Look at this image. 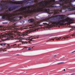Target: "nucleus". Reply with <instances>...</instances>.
Here are the masks:
<instances>
[{
  "label": "nucleus",
  "mask_w": 75,
  "mask_h": 75,
  "mask_svg": "<svg viewBox=\"0 0 75 75\" xmlns=\"http://www.w3.org/2000/svg\"><path fill=\"white\" fill-rule=\"evenodd\" d=\"M61 6H62V7L63 9L65 10L67 7L68 6L66 5V3H62V4H60Z\"/></svg>",
  "instance_id": "8"
},
{
  "label": "nucleus",
  "mask_w": 75,
  "mask_h": 75,
  "mask_svg": "<svg viewBox=\"0 0 75 75\" xmlns=\"http://www.w3.org/2000/svg\"><path fill=\"white\" fill-rule=\"evenodd\" d=\"M7 23H4V24H6V23L7 24Z\"/></svg>",
  "instance_id": "36"
},
{
  "label": "nucleus",
  "mask_w": 75,
  "mask_h": 75,
  "mask_svg": "<svg viewBox=\"0 0 75 75\" xmlns=\"http://www.w3.org/2000/svg\"><path fill=\"white\" fill-rule=\"evenodd\" d=\"M21 22H24V21H21Z\"/></svg>",
  "instance_id": "35"
},
{
  "label": "nucleus",
  "mask_w": 75,
  "mask_h": 75,
  "mask_svg": "<svg viewBox=\"0 0 75 75\" xmlns=\"http://www.w3.org/2000/svg\"><path fill=\"white\" fill-rule=\"evenodd\" d=\"M74 74H75V73H72L71 74V75H74Z\"/></svg>",
  "instance_id": "29"
},
{
  "label": "nucleus",
  "mask_w": 75,
  "mask_h": 75,
  "mask_svg": "<svg viewBox=\"0 0 75 75\" xmlns=\"http://www.w3.org/2000/svg\"><path fill=\"white\" fill-rule=\"evenodd\" d=\"M29 26H30V27L32 28H35V26L33 25H30Z\"/></svg>",
  "instance_id": "17"
},
{
  "label": "nucleus",
  "mask_w": 75,
  "mask_h": 75,
  "mask_svg": "<svg viewBox=\"0 0 75 75\" xmlns=\"http://www.w3.org/2000/svg\"><path fill=\"white\" fill-rule=\"evenodd\" d=\"M69 37H70V36L67 37V36H65V37H63L62 38L61 37V38H58L57 39H56V40H60V38L61 40H62L63 38H64V39H65L66 38H69Z\"/></svg>",
  "instance_id": "11"
},
{
  "label": "nucleus",
  "mask_w": 75,
  "mask_h": 75,
  "mask_svg": "<svg viewBox=\"0 0 75 75\" xmlns=\"http://www.w3.org/2000/svg\"><path fill=\"white\" fill-rule=\"evenodd\" d=\"M43 25H48V24L47 23H43Z\"/></svg>",
  "instance_id": "21"
},
{
  "label": "nucleus",
  "mask_w": 75,
  "mask_h": 75,
  "mask_svg": "<svg viewBox=\"0 0 75 75\" xmlns=\"http://www.w3.org/2000/svg\"><path fill=\"white\" fill-rule=\"evenodd\" d=\"M15 24L11 25L10 26L9 28L7 29L8 30H13L14 29H15V28L16 27V26Z\"/></svg>",
  "instance_id": "9"
},
{
  "label": "nucleus",
  "mask_w": 75,
  "mask_h": 75,
  "mask_svg": "<svg viewBox=\"0 0 75 75\" xmlns=\"http://www.w3.org/2000/svg\"><path fill=\"white\" fill-rule=\"evenodd\" d=\"M8 45V47L6 46V48H8V47H10V46H9V45Z\"/></svg>",
  "instance_id": "28"
},
{
  "label": "nucleus",
  "mask_w": 75,
  "mask_h": 75,
  "mask_svg": "<svg viewBox=\"0 0 75 75\" xmlns=\"http://www.w3.org/2000/svg\"><path fill=\"white\" fill-rule=\"evenodd\" d=\"M13 15L14 14H13V13H6L5 15L2 16V18L3 19L6 18L9 21L12 22V21H13Z\"/></svg>",
  "instance_id": "5"
},
{
  "label": "nucleus",
  "mask_w": 75,
  "mask_h": 75,
  "mask_svg": "<svg viewBox=\"0 0 75 75\" xmlns=\"http://www.w3.org/2000/svg\"><path fill=\"white\" fill-rule=\"evenodd\" d=\"M6 48H5L4 49H3V48H0V51H5V50H6Z\"/></svg>",
  "instance_id": "19"
},
{
  "label": "nucleus",
  "mask_w": 75,
  "mask_h": 75,
  "mask_svg": "<svg viewBox=\"0 0 75 75\" xmlns=\"http://www.w3.org/2000/svg\"><path fill=\"white\" fill-rule=\"evenodd\" d=\"M31 47H30L28 49V50H31Z\"/></svg>",
  "instance_id": "27"
},
{
  "label": "nucleus",
  "mask_w": 75,
  "mask_h": 75,
  "mask_svg": "<svg viewBox=\"0 0 75 75\" xmlns=\"http://www.w3.org/2000/svg\"><path fill=\"white\" fill-rule=\"evenodd\" d=\"M54 12L56 14H57V13L59 12V11L57 10H54Z\"/></svg>",
  "instance_id": "20"
},
{
  "label": "nucleus",
  "mask_w": 75,
  "mask_h": 75,
  "mask_svg": "<svg viewBox=\"0 0 75 75\" xmlns=\"http://www.w3.org/2000/svg\"><path fill=\"white\" fill-rule=\"evenodd\" d=\"M69 11H73V10H75V7L74 8H68Z\"/></svg>",
  "instance_id": "13"
},
{
  "label": "nucleus",
  "mask_w": 75,
  "mask_h": 75,
  "mask_svg": "<svg viewBox=\"0 0 75 75\" xmlns=\"http://www.w3.org/2000/svg\"><path fill=\"white\" fill-rule=\"evenodd\" d=\"M4 28V26L0 25V28Z\"/></svg>",
  "instance_id": "22"
},
{
  "label": "nucleus",
  "mask_w": 75,
  "mask_h": 75,
  "mask_svg": "<svg viewBox=\"0 0 75 75\" xmlns=\"http://www.w3.org/2000/svg\"><path fill=\"white\" fill-rule=\"evenodd\" d=\"M41 0H29L28 1L27 0H24V1H15L16 2H25L26 4H28V3H30V4H33V3H35L36 4H38V3Z\"/></svg>",
  "instance_id": "6"
},
{
  "label": "nucleus",
  "mask_w": 75,
  "mask_h": 75,
  "mask_svg": "<svg viewBox=\"0 0 75 75\" xmlns=\"http://www.w3.org/2000/svg\"><path fill=\"white\" fill-rule=\"evenodd\" d=\"M14 45H16V44Z\"/></svg>",
  "instance_id": "38"
},
{
  "label": "nucleus",
  "mask_w": 75,
  "mask_h": 75,
  "mask_svg": "<svg viewBox=\"0 0 75 75\" xmlns=\"http://www.w3.org/2000/svg\"><path fill=\"white\" fill-rule=\"evenodd\" d=\"M58 2V1H55V0H48L47 1H42L40 2L39 4L37 5L36 7L39 13L45 11L48 14H51L53 13V12H50L51 10L50 8L55 7V6L53 5L57 4Z\"/></svg>",
  "instance_id": "1"
},
{
  "label": "nucleus",
  "mask_w": 75,
  "mask_h": 75,
  "mask_svg": "<svg viewBox=\"0 0 75 75\" xmlns=\"http://www.w3.org/2000/svg\"><path fill=\"white\" fill-rule=\"evenodd\" d=\"M30 37L32 38V37H29L27 38H25L24 39H25L26 40H28V41H29V43H30L31 42V41H35V40H32H32H30V39H29L28 40L27 39V38H30Z\"/></svg>",
  "instance_id": "15"
},
{
  "label": "nucleus",
  "mask_w": 75,
  "mask_h": 75,
  "mask_svg": "<svg viewBox=\"0 0 75 75\" xmlns=\"http://www.w3.org/2000/svg\"><path fill=\"white\" fill-rule=\"evenodd\" d=\"M39 37V35H38L36 36H35V37L34 36H33V37H30L28 38L27 39H26V40H29V39H30V40H32V39H33V38H38Z\"/></svg>",
  "instance_id": "10"
},
{
  "label": "nucleus",
  "mask_w": 75,
  "mask_h": 75,
  "mask_svg": "<svg viewBox=\"0 0 75 75\" xmlns=\"http://www.w3.org/2000/svg\"><path fill=\"white\" fill-rule=\"evenodd\" d=\"M51 19L54 20V21L52 22L54 25H63L65 22H69L70 19L68 17L66 18L65 15H58L51 16Z\"/></svg>",
  "instance_id": "4"
},
{
  "label": "nucleus",
  "mask_w": 75,
  "mask_h": 75,
  "mask_svg": "<svg viewBox=\"0 0 75 75\" xmlns=\"http://www.w3.org/2000/svg\"><path fill=\"white\" fill-rule=\"evenodd\" d=\"M65 2L66 3H71V0H66Z\"/></svg>",
  "instance_id": "18"
},
{
  "label": "nucleus",
  "mask_w": 75,
  "mask_h": 75,
  "mask_svg": "<svg viewBox=\"0 0 75 75\" xmlns=\"http://www.w3.org/2000/svg\"><path fill=\"white\" fill-rule=\"evenodd\" d=\"M68 7H72V5L71 4H69L68 5Z\"/></svg>",
  "instance_id": "23"
},
{
  "label": "nucleus",
  "mask_w": 75,
  "mask_h": 75,
  "mask_svg": "<svg viewBox=\"0 0 75 75\" xmlns=\"http://www.w3.org/2000/svg\"><path fill=\"white\" fill-rule=\"evenodd\" d=\"M54 57H57V55H54Z\"/></svg>",
  "instance_id": "31"
},
{
  "label": "nucleus",
  "mask_w": 75,
  "mask_h": 75,
  "mask_svg": "<svg viewBox=\"0 0 75 75\" xmlns=\"http://www.w3.org/2000/svg\"><path fill=\"white\" fill-rule=\"evenodd\" d=\"M30 33V32H25L23 33H21L20 34L16 33H13V32L9 33L8 34H5L2 35L1 36H0V38H6V40H19V41H17L16 42H22L21 39H24V36L27 35V34Z\"/></svg>",
  "instance_id": "3"
},
{
  "label": "nucleus",
  "mask_w": 75,
  "mask_h": 75,
  "mask_svg": "<svg viewBox=\"0 0 75 75\" xmlns=\"http://www.w3.org/2000/svg\"><path fill=\"white\" fill-rule=\"evenodd\" d=\"M61 11H62V10H60V12H61Z\"/></svg>",
  "instance_id": "33"
},
{
  "label": "nucleus",
  "mask_w": 75,
  "mask_h": 75,
  "mask_svg": "<svg viewBox=\"0 0 75 75\" xmlns=\"http://www.w3.org/2000/svg\"><path fill=\"white\" fill-rule=\"evenodd\" d=\"M1 45H2V46H6V44H1Z\"/></svg>",
  "instance_id": "24"
},
{
  "label": "nucleus",
  "mask_w": 75,
  "mask_h": 75,
  "mask_svg": "<svg viewBox=\"0 0 75 75\" xmlns=\"http://www.w3.org/2000/svg\"><path fill=\"white\" fill-rule=\"evenodd\" d=\"M28 21L29 23H34V19L33 18L30 19Z\"/></svg>",
  "instance_id": "14"
},
{
  "label": "nucleus",
  "mask_w": 75,
  "mask_h": 75,
  "mask_svg": "<svg viewBox=\"0 0 75 75\" xmlns=\"http://www.w3.org/2000/svg\"><path fill=\"white\" fill-rule=\"evenodd\" d=\"M64 0H59L61 1H64Z\"/></svg>",
  "instance_id": "30"
},
{
  "label": "nucleus",
  "mask_w": 75,
  "mask_h": 75,
  "mask_svg": "<svg viewBox=\"0 0 75 75\" xmlns=\"http://www.w3.org/2000/svg\"><path fill=\"white\" fill-rule=\"evenodd\" d=\"M18 6H15L12 7L13 11V10H16V8H18Z\"/></svg>",
  "instance_id": "12"
},
{
  "label": "nucleus",
  "mask_w": 75,
  "mask_h": 75,
  "mask_svg": "<svg viewBox=\"0 0 75 75\" xmlns=\"http://www.w3.org/2000/svg\"><path fill=\"white\" fill-rule=\"evenodd\" d=\"M8 10L9 11H13L12 7H10L8 8Z\"/></svg>",
  "instance_id": "16"
},
{
  "label": "nucleus",
  "mask_w": 75,
  "mask_h": 75,
  "mask_svg": "<svg viewBox=\"0 0 75 75\" xmlns=\"http://www.w3.org/2000/svg\"><path fill=\"white\" fill-rule=\"evenodd\" d=\"M52 40L53 41H54V39H51L50 40Z\"/></svg>",
  "instance_id": "34"
},
{
  "label": "nucleus",
  "mask_w": 75,
  "mask_h": 75,
  "mask_svg": "<svg viewBox=\"0 0 75 75\" xmlns=\"http://www.w3.org/2000/svg\"><path fill=\"white\" fill-rule=\"evenodd\" d=\"M26 43L27 44V42H26Z\"/></svg>",
  "instance_id": "37"
},
{
  "label": "nucleus",
  "mask_w": 75,
  "mask_h": 75,
  "mask_svg": "<svg viewBox=\"0 0 75 75\" xmlns=\"http://www.w3.org/2000/svg\"><path fill=\"white\" fill-rule=\"evenodd\" d=\"M62 63H63V62L59 63H57V64L58 65H59V64H62Z\"/></svg>",
  "instance_id": "26"
},
{
  "label": "nucleus",
  "mask_w": 75,
  "mask_h": 75,
  "mask_svg": "<svg viewBox=\"0 0 75 75\" xmlns=\"http://www.w3.org/2000/svg\"><path fill=\"white\" fill-rule=\"evenodd\" d=\"M9 3H12V1H8Z\"/></svg>",
  "instance_id": "25"
},
{
  "label": "nucleus",
  "mask_w": 75,
  "mask_h": 75,
  "mask_svg": "<svg viewBox=\"0 0 75 75\" xmlns=\"http://www.w3.org/2000/svg\"><path fill=\"white\" fill-rule=\"evenodd\" d=\"M63 71H65V69H64L63 70Z\"/></svg>",
  "instance_id": "32"
},
{
  "label": "nucleus",
  "mask_w": 75,
  "mask_h": 75,
  "mask_svg": "<svg viewBox=\"0 0 75 75\" xmlns=\"http://www.w3.org/2000/svg\"><path fill=\"white\" fill-rule=\"evenodd\" d=\"M7 7V4L6 3L4 4L3 5L0 4V11H4L5 9V7Z\"/></svg>",
  "instance_id": "7"
},
{
  "label": "nucleus",
  "mask_w": 75,
  "mask_h": 75,
  "mask_svg": "<svg viewBox=\"0 0 75 75\" xmlns=\"http://www.w3.org/2000/svg\"><path fill=\"white\" fill-rule=\"evenodd\" d=\"M22 13H12L13 15L12 16V22L15 21L17 20H19L22 18V17L18 16V15L20 14H27L31 15L32 14L37 13H39L38 10L36 6H34L31 7V6H28L26 7V8H25L22 10Z\"/></svg>",
  "instance_id": "2"
}]
</instances>
